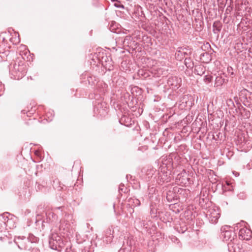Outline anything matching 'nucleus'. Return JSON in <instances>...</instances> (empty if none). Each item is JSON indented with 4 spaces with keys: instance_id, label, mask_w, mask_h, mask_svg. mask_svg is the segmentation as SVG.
<instances>
[{
    "instance_id": "5",
    "label": "nucleus",
    "mask_w": 252,
    "mask_h": 252,
    "mask_svg": "<svg viewBox=\"0 0 252 252\" xmlns=\"http://www.w3.org/2000/svg\"><path fill=\"white\" fill-rule=\"evenodd\" d=\"M206 216L210 222L213 224L217 223L220 217V209L217 207L210 208L207 211Z\"/></svg>"
},
{
    "instance_id": "21",
    "label": "nucleus",
    "mask_w": 252,
    "mask_h": 252,
    "mask_svg": "<svg viewBox=\"0 0 252 252\" xmlns=\"http://www.w3.org/2000/svg\"><path fill=\"white\" fill-rule=\"evenodd\" d=\"M201 59L203 60V62L207 63L210 61V56L206 52L203 53L200 55Z\"/></svg>"
},
{
    "instance_id": "30",
    "label": "nucleus",
    "mask_w": 252,
    "mask_h": 252,
    "mask_svg": "<svg viewBox=\"0 0 252 252\" xmlns=\"http://www.w3.org/2000/svg\"><path fill=\"white\" fill-rule=\"evenodd\" d=\"M245 222L244 221H242L241 223H238L236 224L235 229H236L237 230L240 228L241 226H243V225H245Z\"/></svg>"
},
{
    "instance_id": "23",
    "label": "nucleus",
    "mask_w": 252,
    "mask_h": 252,
    "mask_svg": "<svg viewBox=\"0 0 252 252\" xmlns=\"http://www.w3.org/2000/svg\"><path fill=\"white\" fill-rule=\"evenodd\" d=\"M28 240V243L29 242L31 243H36L38 241V238L35 237L32 234H30L29 236V237L27 238Z\"/></svg>"
},
{
    "instance_id": "14",
    "label": "nucleus",
    "mask_w": 252,
    "mask_h": 252,
    "mask_svg": "<svg viewBox=\"0 0 252 252\" xmlns=\"http://www.w3.org/2000/svg\"><path fill=\"white\" fill-rule=\"evenodd\" d=\"M206 70L205 67L202 65H197L195 66L194 72L200 76L204 74Z\"/></svg>"
},
{
    "instance_id": "13",
    "label": "nucleus",
    "mask_w": 252,
    "mask_h": 252,
    "mask_svg": "<svg viewBox=\"0 0 252 252\" xmlns=\"http://www.w3.org/2000/svg\"><path fill=\"white\" fill-rule=\"evenodd\" d=\"M97 88L100 93L104 94L107 90V85L102 81L99 82L97 84Z\"/></svg>"
},
{
    "instance_id": "36",
    "label": "nucleus",
    "mask_w": 252,
    "mask_h": 252,
    "mask_svg": "<svg viewBox=\"0 0 252 252\" xmlns=\"http://www.w3.org/2000/svg\"><path fill=\"white\" fill-rule=\"evenodd\" d=\"M182 174H183V173H181V174H178V176L177 177V180L178 179L179 181H180V178H181V176L182 177H184V175H182ZM183 174L186 175V172H184V173H183Z\"/></svg>"
},
{
    "instance_id": "12",
    "label": "nucleus",
    "mask_w": 252,
    "mask_h": 252,
    "mask_svg": "<svg viewBox=\"0 0 252 252\" xmlns=\"http://www.w3.org/2000/svg\"><path fill=\"white\" fill-rule=\"evenodd\" d=\"M114 231L110 228L107 229L105 232V241L107 243H110L113 238Z\"/></svg>"
},
{
    "instance_id": "19",
    "label": "nucleus",
    "mask_w": 252,
    "mask_h": 252,
    "mask_svg": "<svg viewBox=\"0 0 252 252\" xmlns=\"http://www.w3.org/2000/svg\"><path fill=\"white\" fill-rule=\"evenodd\" d=\"M131 37L130 36H126L125 37V39L123 40V45L124 46H126L128 47H130L132 46L131 44Z\"/></svg>"
},
{
    "instance_id": "28",
    "label": "nucleus",
    "mask_w": 252,
    "mask_h": 252,
    "mask_svg": "<svg viewBox=\"0 0 252 252\" xmlns=\"http://www.w3.org/2000/svg\"><path fill=\"white\" fill-rule=\"evenodd\" d=\"M67 223L65 222L64 219H62L60 220V227L63 228V229H65V226L67 225Z\"/></svg>"
},
{
    "instance_id": "41",
    "label": "nucleus",
    "mask_w": 252,
    "mask_h": 252,
    "mask_svg": "<svg viewBox=\"0 0 252 252\" xmlns=\"http://www.w3.org/2000/svg\"><path fill=\"white\" fill-rule=\"evenodd\" d=\"M147 224H145L144 222L143 223V226L144 227H145V228H147V226H146Z\"/></svg>"
},
{
    "instance_id": "26",
    "label": "nucleus",
    "mask_w": 252,
    "mask_h": 252,
    "mask_svg": "<svg viewBox=\"0 0 252 252\" xmlns=\"http://www.w3.org/2000/svg\"><path fill=\"white\" fill-rule=\"evenodd\" d=\"M159 176L161 177V181L162 182H168V178L167 175H164L163 173H159Z\"/></svg>"
},
{
    "instance_id": "44",
    "label": "nucleus",
    "mask_w": 252,
    "mask_h": 252,
    "mask_svg": "<svg viewBox=\"0 0 252 252\" xmlns=\"http://www.w3.org/2000/svg\"><path fill=\"white\" fill-rule=\"evenodd\" d=\"M185 62L186 64L187 65V63H188V61H187V59H185Z\"/></svg>"
},
{
    "instance_id": "49",
    "label": "nucleus",
    "mask_w": 252,
    "mask_h": 252,
    "mask_svg": "<svg viewBox=\"0 0 252 252\" xmlns=\"http://www.w3.org/2000/svg\"><path fill=\"white\" fill-rule=\"evenodd\" d=\"M188 67H191V66H190V65H189Z\"/></svg>"
},
{
    "instance_id": "25",
    "label": "nucleus",
    "mask_w": 252,
    "mask_h": 252,
    "mask_svg": "<svg viewBox=\"0 0 252 252\" xmlns=\"http://www.w3.org/2000/svg\"><path fill=\"white\" fill-rule=\"evenodd\" d=\"M133 202V204L132 205L134 206H139L140 205V201L136 198H131L129 202Z\"/></svg>"
},
{
    "instance_id": "22",
    "label": "nucleus",
    "mask_w": 252,
    "mask_h": 252,
    "mask_svg": "<svg viewBox=\"0 0 252 252\" xmlns=\"http://www.w3.org/2000/svg\"><path fill=\"white\" fill-rule=\"evenodd\" d=\"M175 197H176V195L173 194V191L169 190L167 192L166 198L168 201H171Z\"/></svg>"
},
{
    "instance_id": "20",
    "label": "nucleus",
    "mask_w": 252,
    "mask_h": 252,
    "mask_svg": "<svg viewBox=\"0 0 252 252\" xmlns=\"http://www.w3.org/2000/svg\"><path fill=\"white\" fill-rule=\"evenodd\" d=\"M47 218L49 219L51 222H54L58 219V217L53 212H49L46 214Z\"/></svg>"
},
{
    "instance_id": "4",
    "label": "nucleus",
    "mask_w": 252,
    "mask_h": 252,
    "mask_svg": "<svg viewBox=\"0 0 252 252\" xmlns=\"http://www.w3.org/2000/svg\"><path fill=\"white\" fill-rule=\"evenodd\" d=\"M94 112L100 116H105L107 113V106L106 102L101 99L96 100L94 103Z\"/></svg>"
},
{
    "instance_id": "46",
    "label": "nucleus",
    "mask_w": 252,
    "mask_h": 252,
    "mask_svg": "<svg viewBox=\"0 0 252 252\" xmlns=\"http://www.w3.org/2000/svg\"><path fill=\"white\" fill-rule=\"evenodd\" d=\"M124 118H122L121 119V120L120 121V123H121V122H122V121L123 120V119H124Z\"/></svg>"
},
{
    "instance_id": "31",
    "label": "nucleus",
    "mask_w": 252,
    "mask_h": 252,
    "mask_svg": "<svg viewBox=\"0 0 252 252\" xmlns=\"http://www.w3.org/2000/svg\"><path fill=\"white\" fill-rule=\"evenodd\" d=\"M191 213H191V211H185L184 215H186L187 214V216H190V218H188V219H192V214H191Z\"/></svg>"
},
{
    "instance_id": "35",
    "label": "nucleus",
    "mask_w": 252,
    "mask_h": 252,
    "mask_svg": "<svg viewBox=\"0 0 252 252\" xmlns=\"http://www.w3.org/2000/svg\"><path fill=\"white\" fill-rule=\"evenodd\" d=\"M151 211H150V213L151 215H155L156 214V210H154V209H153L152 208V205H151Z\"/></svg>"
},
{
    "instance_id": "40",
    "label": "nucleus",
    "mask_w": 252,
    "mask_h": 252,
    "mask_svg": "<svg viewBox=\"0 0 252 252\" xmlns=\"http://www.w3.org/2000/svg\"><path fill=\"white\" fill-rule=\"evenodd\" d=\"M189 97V96L188 95H185L183 97V100H184V99H186L187 98H188Z\"/></svg>"
},
{
    "instance_id": "27",
    "label": "nucleus",
    "mask_w": 252,
    "mask_h": 252,
    "mask_svg": "<svg viewBox=\"0 0 252 252\" xmlns=\"http://www.w3.org/2000/svg\"><path fill=\"white\" fill-rule=\"evenodd\" d=\"M212 80V76L211 75H205L204 76V81L206 83H210Z\"/></svg>"
},
{
    "instance_id": "42",
    "label": "nucleus",
    "mask_w": 252,
    "mask_h": 252,
    "mask_svg": "<svg viewBox=\"0 0 252 252\" xmlns=\"http://www.w3.org/2000/svg\"><path fill=\"white\" fill-rule=\"evenodd\" d=\"M173 189H174V191H176L177 189H178L177 188H174Z\"/></svg>"
},
{
    "instance_id": "6",
    "label": "nucleus",
    "mask_w": 252,
    "mask_h": 252,
    "mask_svg": "<svg viewBox=\"0 0 252 252\" xmlns=\"http://www.w3.org/2000/svg\"><path fill=\"white\" fill-rule=\"evenodd\" d=\"M252 231L246 227L240 228L239 231V237L244 240H249L252 238Z\"/></svg>"
},
{
    "instance_id": "37",
    "label": "nucleus",
    "mask_w": 252,
    "mask_h": 252,
    "mask_svg": "<svg viewBox=\"0 0 252 252\" xmlns=\"http://www.w3.org/2000/svg\"><path fill=\"white\" fill-rule=\"evenodd\" d=\"M92 79V77H90L89 78H88V82H89V84H91V85L94 84V82H92L91 83V82H92V81H91Z\"/></svg>"
},
{
    "instance_id": "17",
    "label": "nucleus",
    "mask_w": 252,
    "mask_h": 252,
    "mask_svg": "<svg viewBox=\"0 0 252 252\" xmlns=\"http://www.w3.org/2000/svg\"><path fill=\"white\" fill-rule=\"evenodd\" d=\"M9 46L6 45L5 47V51L2 53V55H1L0 58L2 59V61H5L8 60V56L9 55Z\"/></svg>"
},
{
    "instance_id": "48",
    "label": "nucleus",
    "mask_w": 252,
    "mask_h": 252,
    "mask_svg": "<svg viewBox=\"0 0 252 252\" xmlns=\"http://www.w3.org/2000/svg\"><path fill=\"white\" fill-rule=\"evenodd\" d=\"M189 107H191V103L189 105Z\"/></svg>"
},
{
    "instance_id": "34",
    "label": "nucleus",
    "mask_w": 252,
    "mask_h": 252,
    "mask_svg": "<svg viewBox=\"0 0 252 252\" xmlns=\"http://www.w3.org/2000/svg\"><path fill=\"white\" fill-rule=\"evenodd\" d=\"M124 186V185H120V187L119 188V191L120 192L121 191H122V192H126V189H125V190H124V189L122 188V187H123Z\"/></svg>"
},
{
    "instance_id": "32",
    "label": "nucleus",
    "mask_w": 252,
    "mask_h": 252,
    "mask_svg": "<svg viewBox=\"0 0 252 252\" xmlns=\"http://www.w3.org/2000/svg\"><path fill=\"white\" fill-rule=\"evenodd\" d=\"M149 194H153L155 192L156 189L154 187H152L151 188H149Z\"/></svg>"
},
{
    "instance_id": "18",
    "label": "nucleus",
    "mask_w": 252,
    "mask_h": 252,
    "mask_svg": "<svg viewBox=\"0 0 252 252\" xmlns=\"http://www.w3.org/2000/svg\"><path fill=\"white\" fill-rule=\"evenodd\" d=\"M225 79L220 76H218L215 79V85L216 87L221 86L224 82Z\"/></svg>"
},
{
    "instance_id": "7",
    "label": "nucleus",
    "mask_w": 252,
    "mask_h": 252,
    "mask_svg": "<svg viewBox=\"0 0 252 252\" xmlns=\"http://www.w3.org/2000/svg\"><path fill=\"white\" fill-rule=\"evenodd\" d=\"M181 79L176 76L170 77L167 80V84L171 89L175 90L181 86Z\"/></svg>"
},
{
    "instance_id": "29",
    "label": "nucleus",
    "mask_w": 252,
    "mask_h": 252,
    "mask_svg": "<svg viewBox=\"0 0 252 252\" xmlns=\"http://www.w3.org/2000/svg\"><path fill=\"white\" fill-rule=\"evenodd\" d=\"M227 72L228 74L230 75L232 77L234 75L233 69L232 67H228L227 68Z\"/></svg>"
},
{
    "instance_id": "33",
    "label": "nucleus",
    "mask_w": 252,
    "mask_h": 252,
    "mask_svg": "<svg viewBox=\"0 0 252 252\" xmlns=\"http://www.w3.org/2000/svg\"><path fill=\"white\" fill-rule=\"evenodd\" d=\"M114 6L117 8H124V6L123 4H121L120 3H115L114 4Z\"/></svg>"
},
{
    "instance_id": "16",
    "label": "nucleus",
    "mask_w": 252,
    "mask_h": 252,
    "mask_svg": "<svg viewBox=\"0 0 252 252\" xmlns=\"http://www.w3.org/2000/svg\"><path fill=\"white\" fill-rule=\"evenodd\" d=\"M19 51L20 52V55L21 56L23 60H25L24 57H23V55H26V54L29 52V51L27 49V47L25 45H21L19 48Z\"/></svg>"
},
{
    "instance_id": "39",
    "label": "nucleus",
    "mask_w": 252,
    "mask_h": 252,
    "mask_svg": "<svg viewBox=\"0 0 252 252\" xmlns=\"http://www.w3.org/2000/svg\"><path fill=\"white\" fill-rule=\"evenodd\" d=\"M233 174L235 177H238L239 176V173L236 171H233Z\"/></svg>"
},
{
    "instance_id": "11",
    "label": "nucleus",
    "mask_w": 252,
    "mask_h": 252,
    "mask_svg": "<svg viewBox=\"0 0 252 252\" xmlns=\"http://www.w3.org/2000/svg\"><path fill=\"white\" fill-rule=\"evenodd\" d=\"M9 33H7L6 32H2L1 33V38H2V41L3 42V43L4 44L5 42H7V40L9 39V40L14 44H16L20 42V38H19V35L15 36V37H12V38H9Z\"/></svg>"
},
{
    "instance_id": "1",
    "label": "nucleus",
    "mask_w": 252,
    "mask_h": 252,
    "mask_svg": "<svg viewBox=\"0 0 252 252\" xmlns=\"http://www.w3.org/2000/svg\"><path fill=\"white\" fill-rule=\"evenodd\" d=\"M27 65L23 60H17L10 68L11 78L19 80L22 78L27 72Z\"/></svg>"
},
{
    "instance_id": "47",
    "label": "nucleus",
    "mask_w": 252,
    "mask_h": 252,
    "mask_svg": "<svg viewBox=\"0 0 252 252\" xmlns=\"http://www.w3.org/2000/svg\"><path fill=\"white\" fill-rule=\"evenodd\" d=\"M136 221L139 222L140 221V219H136Z\"/></svg>"
},
{
    "instance_id": "3",
    "label": "nucleus",
    "mask_w": 252,
    "mask_h": 252,
    "mask_svg": "<svg viewBox=\"0 0 252 252\" xmlns=\"http://www.w3.org/2000/svg\"><path fill=\"white\" fill-rule=\"evenodd\" d=\"M220 237L224 241H230V242L234 241L236 237V233L232 230L230 226L225 225L222 226L221 228Z\"/></svg>"
},
{
    "instance_id": "2",
    "label": "nucleus",
    "mask_w": 252,
    "mask_h": 252,
    "mask_svg": "<svg viewBox=\"0 0 252 252\" xmlns=\"http://www.w3.org/2000/svg\"><path fill=\"white\" fill-rule=\"evenodd\" d=\"M15 227V223L10 214L7 212L1 214V228L8 230Z\"/></svg>"
},
{
    "instance_id": "9",
    "label": "nucleus",
    "mask_w": 252,
    "mask_h": 252,
    "mask_svg": "<svg viewBox=\"0 0 252 252\" xmlns=\"http://www.w3.org/2000/svg\"><path fill=\"white\" fill-rule=\"evenodd\" d=\"M63 241L59 236L56 237V239L52 238L49 241V245L51 249L57 250L58 248L62 247Z\"/></svg>"
},
{
    "instance_id": "45",
    "label": "nucleus",
    "mask_w": 252,
    "mask_h": 252,
    "mask_svg": "<svg viewBox=\"0 0 252 252\" xmlns=\"http://www.w3.org/2000/svg\"><path fill=\"white\" fill-rule=\"evenodd\" d=\"M138 89V88H137V87H134V88L132 89V90H133L134 89L136 90V89Z\"/></svg>"
},
{
    "instance_id": "15",
    "label": "nucleus",
    "mask_w": 252,
    "mask_h": 252,
    "mask_svg": "<svg viewBox=\"0 0 252 252\" xmlns=\"http://www.w3.org/2000/svg\"><path fill=\"white\" fill-rule=\"evenodd\" d=\"M213 28L215 33H219L221 30L222 25L220 21H216L213 23Z\"/></svg>"
},
{
    "instance_id": "24",
    "label": "nucleus",
    "mask_w": 252,
    "mask_h": 252,
    "mask_svg": "<svg viewBox=\"0 0 252 252\" xmlns=\"http://www.w3.org/2000/svg\"><path fill=\"white\" fill-rule=\"evenodd\" d=\"M54 116V112L53 110H49L46 113V117L48 118V121H51L52 120Z\"/></svg>"
},
{
    "instance_id": "10",
    "label": "nucleus",
    "mask_w": 252,
    "mask_h": 252,
    "mask_svg": "<svg viewBox=\"0 0 252 252\" xmlns=\"http://www.w3.org/2000/svg\"><path fill=\"white\" fill-rule=\"evenodd\" d=\"M101 62L102 65L106 68V69L109 71L113 69V62L109 57H107V56L102 57Z\"/></svg>"
},
{
    "instance_id": "50",
    "label": "nucleus",
    "mask_w": 252,
    "mask_h": 252,
    "mask_svg": "<svg viewBox=\"0 0 252 252\" xmlns=\"http://www.w3.org/2000/svg\"><path fill=\"white\" fill-rule=\"evenodd\" d=\"M185 231H186V230H185L183 231V232H182L183 233V232H184Z\"/></svg>"
},
{
    "instance_id": "8",
    "label": "nucleus",
    "mask_w": 252,
    "mask_h": 252,
    "mask_svg": "<svg viewBox=\"0 0 252 252\" xmlns=\"http://www.w3.org/2000/svg\"><path fill=\"white\" fill-rule=\"evenodd\" d=\"M14 242L20 250H26L28 248L27 243L28 240L25 237H17L15 238Z\"/></svg>"
},
{
    "instance_id": "43",
    "label": "nucleus",
    "mask_w": 252,
    "mask_h": 252,
    "mask_svg": "<svg viewBox=\"0 0 252 252\" xmlns=\"http://www.w3.org/2000/svg\"><path fill=\"white\" fill-rule=\"evenodd\" d=\"M185 62L186 64L187 65V63H188V61H187V59H185Z\"/></svg>"
},
{
    "instance_id": "38",
    "label": "nucleus",
    "mask_w": 252,
    "mask_h": 252,
    "mask_svg": "<svg viewBox=\"0 0 252 252\" xmlns=\"http://www.w3.org/2000/svg\"><path fill=\"white\" fill-rule=\"evenodd\" d=\"M180 183L186 184L187 183L186 179L183 178L182 180L180 181Z\"/></svg>"
}]
</instances>
